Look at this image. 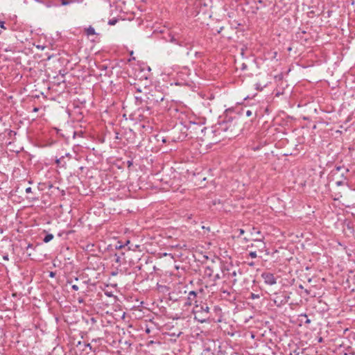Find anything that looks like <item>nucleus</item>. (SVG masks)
<instances>
[{"label":"nucleus","mask_w":355,"mask_h":355,"mask_svg":"<svg viewBox=\"0 0 355 355\" xmlns=\"http://www.w3.org/2000/svg\"><path fill=\"white\" fill-rule=\"evenodd\" d=\"M194 319L200 323L209 321L210 318L209 308L207 303L201 302L196 304L193 309Z\"/></svg>","instance_id":"1"},{"label":"nucleus","mask_w":355,"mask_h":355,"mask_svg":"<svg viewBox=\"0 0 355 355\" xmlns=\"http://www.w3.org/2000/svg\"><path fill=\"white\" fill-rule=\"evenodd\" d=\"M221 272L223 273V277H227L229 279H232V284L234 285L237 279H236V276L237 275V272H240L239 269H236L232 265H225L221 268Z\"/></svg>","instance_id":"2"},{"label":"nucleus","mask_w":355,"mask_h":355,"mask_svg":"<svg viewBox=\"0 0 355 355\" xmlns=\"http://www.w3.org/2000/svg\"><path fill=\"white\" fill-rule=\"evenodd\" d=\"M261 277L263 278L264 283L268 285H274L277 282V279L274 275L269 272H263L261 274Z\"/></svg>","instance_id":"3"},{"label":"nucleus","mask_w":355,"mask_h":355,"mask_svg":"<svg viewBox=\"0 0 355 355\" xmlns=\"http://www.w3.org/2000/svg\"><path fill=\"white\" fill-rule=\"evenodd\" d=\"M197 293L194 291H191L188 293L187 297L185 300L184 306H191L197 302Z\"/></svg>","instance_id":"4"},{"label":"nucleus","mask_w":355,"mask_h":355,"mask_svg":"<svg viewBox=\"0 0 355 355\" xmlns=\"http://www.w3.org/2000/svg\"><path fill=\"white\" fill-rule=\"evenodd\" d=\"M252 241L257 243L255 247L258 248L260 252H263L266 248V243L261 239L254 238Z\"/></svg>","instance_id":"5"},{"label":"nucleus","mask_w":355,"mask_h":355,"mask_svg":"<svg viewBox=\"0 0 355 355\" xmlns=\"http://www.w3.org/2000/svg\"><path fill=\"white\" fill-rule=\"evenodd\" d=\"M85 33L87 36L94 35L96 34L94 28L91 26L85 28Z\"/></svg>","instance_id":"6"},{"label":"nucleus","mask_w":355,"mask_h":355,"mask_svg":"<svg viewBox=\"0 0 355 355\" xmlns=\"http://www.w3.org/2000/svg\"><path fill=\"white\" fill-rule=\"evenodd\" d=\"M168 37H169V39L168 40V41H169L172 43H174L175 44H178L179 46H182V44L178 41V40L175 37V36L173 35L169 34Z\"/></svg>","instance_id":"7"},{"label":"nucleus","mask_w":355,"mask_h":355,"mask_svg":"<svg viewBox=\"0 0 355 355\" xmlns=\"http://www.w3.org/2000/svg\"><path fill=\"white\" fill-rule=\"evenodd\" d=\"M53 239V235L52 234H46L43 239V241L44 243H49Z\"/></svg>","instance_id":"8"},{"label":"nucleus","mask_w":355,"mask_h":355,"mask_svg":"<svg viewBox=\"0 0 355 355\" xmlns=\"http://www.w3.org/2000/svg\"><path fill=\"white\" fill-rule=\"evenodd\" d=\"M60 4L62 6H67V5H70L72 3L75 2L76 0H60Z\"/></svg>","instance_id":"9"},{"label":"nucleus","mask_w":355,"mask_h":355,"mask_svg":"<svg viewBox=\"0 0 355 355\" xmlns=\"http://www.w3.org/2000/svg\"><path fill=\"white\" fill-rule=\"evenodd\" d=\"M205 274L208 277H211L213 275V270L209 266H207L205 268Z\"/></svg>","instance_id":"10"},{"label":"nucleus","mask_w":355,"mask_h":355,"mask_svg":"<svg viewBox=\"0 0 355 355\" xmlns=\"http://www.w3.org/2000/svg\"><path fill=\"white\" fill-rule=\"evenodd\" d=\"M250 234L251 235H254V234H261V232L256 227H252L250 229Z\"/></svg>","instance_id":"11"},{"label":"nucleus","mask_w":355,"mask_h":355,"mask_svg":"<svg viewBox=\"0 0 355 355\" xmlns=\"http://www.w3.org/2000/svg\"><path fill=\"white\" fill-rule=\"evenodd\" d=\"M118 21V19H116V18H113V19H111L109 20L108 21V24L110 25V26H114L115 25Z\"/></svg>","instance_id":"12"},{"label":"nucleus","mask_w":355,"mask_h":355,"mask_svg":"<svg viewBox=\"0 0 355 355\" xmlns=\"http://www.w3.org/2000/svg\"><path fill=\"white\" fill-rule=\"evenodd\" d=\"M114 261L116 263L121 264V258L120 256H118L117 254L114 255Z\"/></svg>","instance_id":"13"},{"label":"nucleus","mask_w":355,"mask_h":355,"mask_svg":"<svg viewBox=\"0 0 355 355\" xmlns=\"http://www.w3.org/2000/svg\"><path fill=\"white\" fill-rule=\"evenodd\" d=\"M343 169H344L346 172H348V171H349L348 168H345L344 166H336V170L338 172L340 171H341V170H343Z\"/></svg>","instance_id":"14"},{"label":"nucleus","mask_w":355,"mask_h":355,"mask_svg":"<svg viewBox=\"0 0 355 355\" xmlns=\"http://www.w3.org/2000/svg\"><path fill=\"white\" fill-rule=\"evenodd\" d=\"M249 256L251 258H256L257 257V252L255 251H254V252H250L249 254Z\"/></svg>","instance_id":"15"},{"label":"nucleus","mask_w":355,"mask_h":355,"mask_svg":"<svg viewBox=\"0 0 355 355\" xmlns=\"http://www.w3.org/2000/svg\"><path fill=\"white\" fill-rule=\"evenodd\" d=\"M221 279V276L219 275V274H216L214 276V278H213V280L214 282L218 280V279Z\"/></svg>","instance_id":"16"},{"label":"nucleus","mask_w":355,"mask_h":355,"mask_svg":"<svg viewBox=\"0 0 355 355\" xmlns=\"http://www.w3.org/2000/svg\"><path fill=\"white\" fill-rule=\"evenodd\" d=\"M64 159V156H62L61 157H60L59 159H56V164L58 165H60L62 164V159Z\"/></svg>","instance_id":"17"},{"label":"nucleus","mask_w":355,"mask_h":355,"mask_svg":"<svg viewBox=\"0 0 355 355\" xmlns=\"http://www.w3.org/2000/svg\"><path fill=\"white\" fill-rule=\"evenodd\" d=\"M303 316H304V317L306 318V321L304 322H305V324H309V323H311V320L308 318L307 315L304 314Z\"/></svg>","instance_id":"18"},{"label":"nucleus","mask_w":355,"mask_h":355,"mask_svg":"<svg viewBox=\"0 0 355 355\" xmlns=\"http://www.w3.org/2000/svg\"><path fill=\"white\" fill-rule=\"evenodd\" d=\"M4 24H5V21L0 20V27L3 29H6V28L4 26Z\"/></svg>","instance_id":"19"},{"label":"nucleus","mask_w":355,"mask_h":355,"mask_svg":"<svg viewBox=\"0 0 355 355\" xmlns=\"http://www.w3.org/2000/svg\"><path fill=\"white\" fill-rule=\"evenodd\" d=\"M245 114L247 116H250L252 114V112L251 110H248L246 111Z\"/></svg>","instance_id":"20"},{"label":"nucleus","mask_w":355,"mask_h":355,"mask_svg":"<svg viewBox=\"0 0 355 355\" xmlns=\"http://www.w3.org/2000/svg\"><path fill=\"white\" fill-rule=\"evenodd\" d=\"M31 192H32V189H31V187H27V188L26 189V193H31Z\"/></svg>","instance_id":"21"},{"label":"nucleus","mask_w":355,"mask_h":355,"mask_svg":"<svg viewBox=\"0 0 355 355\" xmlns=\"http://www.w3.org/2000/svg\"><path fill=\"white\" fill-rule=\"evenodd\" d=\"M135 98H136V100H137V101H139L140 102H141V101H142V98H141V96H135Z\"/></svg>","instance_id":"22"},{"label":"nucleus","mask_w":355,"mask_h":355,"mask_svg":"<svg viewBox=\"0 0 355 355\" xmlns=\"http://www.w3.org/2000/svg\"><path fill=\"white\" fill-rule=\"evenodd\" d=\"M239 236L243 235L245 233V230L243 229H239Z\"/></svg>","instance_id":"23"},{"label":"nucleus","mask_w":355,"mask_h":355,"mask_svg":"<svg viewBox=\"0 0 355 355\" xmlns=\"http://www.w3.org/2000/svg\"><path fill=\"white\" fill-rule=\"evenodd\" d=\"M71 288L74 291H78V286L77 285H76V284L72 285Z\"/></svg>","instance_id":"24"},{"label":"nucleus","mask_w":355,"mask_h":355,"mask_svg":"<svg viewBox=\"0 0 355 355\" xmlns=\"http://www.w3.org/2000/svg\"><path fill=\"white\" fill-rule=\"evenodd\" d=\"M163 100H164V97H163V96H162V97H160L159 98H157V99L155 100V102H156V103H159V102L162 101Z\"/></svg>","instance_id":"25"},{"label":"nucleus","mask_w":355,"mask_h":355,"mask_svg":"<svg viewBox=\"0 0 355 355\" xmlns=\"http://www.w3.org/2000/svg\"><path fill=\"white\" fill-rule=\"evenodd\" d=\"M287 302V300H285L284 302H283V300H281L279 304H277V306H279L280 304H283V303H286Z\"/></svg>","instance_id":"26"},{"label":"nucleus","mask_w":355,"mask_h":355,"mask_svg":"<svg viewBox=\"0 0 355 355\" xmlns=\"http://www.w3.org/2000/svg\"><path fill=\"white\" fill-rule=\"evenodd\" d=\"M38 110H39L38 107H34L33 110V112H37Z\"/></svg>","instance_id":"27"},{"label":"nucleus","mask_w":355,"mask_h":355,"mask_svg":"<svg viewBox=\"0 0 355 355\" xmlns=\"http://www.w3.org/2000/svg\"><path fill=\"white\" fill-rule=\"evenodd\" d=\"M55 275V273L53 272H50V277H53Z\"/></svg>","instance_id":"28"},{"label":"nucleus","mask_w":355,"mask_h":355,"mask_svg":"<svg viewBox=\"0 0 355 355\" xmlns=\"http://www.w3.org/2000/svg\"><path fill=\"white\" fill-rule=\"evenodd\" d=\"M246 67H247V66L245 64H243L242 69H246Z\"/></svg>","instance_id":"29"},{"label":"nucleus","mask_w":355,"mask_h":355,"mask_svg":"<svg viewBox=\"0 0 355 355\" xmlns=\"http://www.w3.org/2000/svg\"><path fill=\"white\" fill-rule=\"evenodd\" d=\"M33 248V245L32 244H28L27 248Z\"/></svg>","instance_id":"30"},{"label":"nucleus","mask_w":355,"mask_h":355,"mask_svg":"<svg viewBox=\"0 0 355 355\" xmlns=\"http://www.w3.org/2000/svg\"><path fill=\"white\" fill-rule=\"evenodd\" d=\"M255 245H254V244H253V243H252V244H251L250 245H248V248H250V247H252H252H255Z\"/></svg>","instance_id":"31"},{"label":"nucleus","mask_w":355,"mask_h":355,"mask_svg":"<svg viewBox=\"0 0 355 355\" xmlns=\"http://www.w3.org/2000/svg\"><path fill=\"white\" fill-rule=\"evenodd\" d=\"M256 86H257V87H256V88H257V89H259V87H260V85H259V84H256Z\"/></svg>","instance_id":"32"},{"label":"nucleus","mask_w":355,"mask_h":355,"mask_svg":"<svg viewBox=\"0 0 355 355\" xmlns=\"http://www.w3.org/2000/svg\"><path fill=\"white\" fill-rule=\"evenodd\" d=\"M336 184H337V185H341L342 182H337Z\"/></svg>","instance_id":"33"},{"label":"nucleus","mask_w":355,"mask_h":355,"mask_svg":"<svg viewBox=\"0 0 355 355\" xmlns=\"http://www.w3.org/2000/svg\"><path fill=\"white\" fill-rule=\"evenodd\" d=\"M248 265L252 266H254V263L253 262L249 263Z\"/></svg>","instance_id":"34"},{"label":"nucleus","mask_w":355,"mask_h":355,"mask_svg":"<svg viewBox=\"0 0 355 355\" xmlns=\"http://www.w3.org/2000/svg\"><path fill=\"white\" fill-rule=\"evenodd\" d=\"M137 91L138 92H141V90L140 89H137Z\"/></svg>","instance_id":"35"},{"label":"nucleus","mask_w":355,"mask_h":355,"mask_svg":"<svg viewBox=\"0 0 355 355\" xmlns=\"http://www.w3.org/2000/svg\"><path fill=\"white\" fill-rule=\"evenodd\" d=\"M244 240H245V241H249V239L244 238Z\"/></svg>","instance_id":"36"},{"label":"nucleus","mask_w":355,"mask_h":355,"mask_svg":"<svg viewBox=\"0 0 355 355\" xmlns=\"http://www.w3.org/2000/svg\"><path fill=\"white\" fill-rule=\"evenodd\" d=\"M274 302H275V304H277V303H278V302H277V299H275V300H274Z\"/></svg>","instance_id":"37"},{"label":"nucleus","mask_w":355,"mask_h":355,"mask_svg":"<svg viewBox=\"0 0 355 355\" xmlns=\"http://www.w3.org/2000/svg\"><path fill=\"white\" fill-rule=\"evenodd\" d=\"M252 298L256 297V296L254 294H252Z\"/></svg>","instance_id":"38"},{"label":"nucleus","mask_w":355,"mask_h":355,"mask_svg":"<svg viewBox=\"0 0 355 355\" xmlns=\"http://www.w3.org/2000/svg\"><path fill=\"white\" fill-rule=\"evenodd\" d=\"M146 332H147V333H149V332H150V330L148 329L146 330Z\"/></svg>","instance_id":"39"},{"label":"nucleus","mask_w":355,"mask_h":355,"mask_svg":"<svg viewBox=\"0 0 355 355\" xmlns=\"http://www.w3.org/2000/svg\"><path fill=\"white\" fill-rule=\"evenodd\" d=\"M352 355H354V354H352Z\"/></svg>","instance_id":"40"}]
</instances>
